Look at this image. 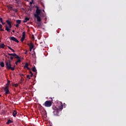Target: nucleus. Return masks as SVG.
Instances as JSON below:
<instances>
[{
  "mask_svg": "<svg viewBox=\"0 0 126 126\" xmlns=\"http://www.w3.org/2000/svg\"><path fill=\"white\" fill-rule=\"evenodd\" d=\"M36 10H35V13L34 14V17L36 18L37 21L38 22H41V18L40 17L42 10L39 8L37 6H36Z\"/></svg>",
  "mask_w": 126,
  "mask_h": 126,
  "instance_id": "obj_1",
  "label": "nucleus"
},
{
  "mask_svg": "<svg viewBox=\"0 0 126 126\" xmlns=\"http://www.w3.org/2000/svg\"><path fill=\"white\" fill-rule=\"evenodd\" d=\"M5 63L6 68H7V69H11V70L12 71L14 70L15 66H14L13 67H12L10 60L5 61Z\"/></svg>",
  "mask_w": 126,
  "mask_h": 126,
  "instance_id": "obj_2",
  "label": "nucleus"
},
{
  "mask_svg": "<svg viewBox=\"0 0 126 126\" xmlns=\"http://www.w3.org/2000/svg\"><path fill=\"white\" fill-rule=\"evenodd\" d=\"M53 114L54 116H59L60 113V110L56 107H53Z\"/></svg>",
  "mask_w": 126,
  "mask_h": 126,
  "instance_id": "obj_3",
  "label": "nucleus"
},
{
  "mask_svg": "<svg viewBox=\"0 0 126 126\" xmlns=\"http://www.w3.org/2000/svg\"><path fill=\"white\" fill-rule=\"evenodd\" d=\"M12 25L11 24V23L9 25V27L7 25H5V30L8 32L9 33L11 32V28H12Z\"/></svg>",
  "mask_w": 126,
  "mask_h": 126,
  "instance_id": "obj_4",
  "label": "nucleus"
},
{
  "mask_svg": "<svg viewBox=\"0 0 126 126\" xmlns=\"http://www.w3.org/2000/svg\"><path fill=\"white\" fill-rule=\"evenodd\" d=\"M52 105V102L50 100H46V101L44 102V106L45 107H51Z\"/></svg>",
  "mask_w": 126,
  "mask_h": 126,
  "instance_id": "obj_5",
  "label": "nucleus"
},
{
  "mask_svg": "<svg viewBox=\"0 0 126 126\" xmlns=\"http://www.w3.org/2000/svg\"><path fill=\"white\" fill-rule=\"evenodd\" d=\"M2 89L4 91L5 94L6 95L10 94V91L9 90V88H8L7 87H6V86L5 87H3Z\"/></svg>",
  "mask_w": 126,
  "mask_h": 126,
  "instance_id": "obj_6",
  "label": "nucleus"
},
{
  "mask_svg": "<svg viewBox=\"0 0 126 126\" xmlns=\"http://www.w3.org/2000/svg\"><path fill=\"white\" fill-rule=\"evenodd\" d=\"M25 35H26V32H22V37L21 38V41L22 42H24V40L25 39Z\"/></svg>",
  "mask_w": 126,
  "mask_h": 126,
  "instance_id": "obj_7",
  "label": "nucleus"
},
{
  "mask_svg": "<svg viewBox=\"0 0 126 126\" xmlns=\"http://www.w3.org/2000/svg\"><path fill=\"white\" fill-rule=\"evenodd\" d=\"M10 39L11 40L14 41V42H16L17 43H19V41L16 38V37L14 36H12L10 37Z\"/></svg>",
  "mask_w": 126,
  "mask_h": 126,
  "instance_id": "obj_8",
  "label": "nucleus"
},
{
  "mask_svg": "<svg viewBox=\"0 0 126 126\" xmlns=\"http://www.w3.org/2000/svg\"><path fill=\"white\" fill-rule=\"evenodd\" d=\"M28 45L29 46L30 48H31L32 49L34 48V45L32 44V42H31L30 44L28 43Z\"/></svg>",
  "mask_w": 126,
  "mask_h": 126,
  "instance_id": "obj_9",
  "label": "nucleus"
},
{
  "mask_svg": "<svg viewBox=\"0 0 126 126\" xmlns=\"http://www.w3.org/2000/svg\"><path fill=\"white\" fill-rule=\"evenodd\" d=\"M29 64L28 63H26L25 65L24 66V68H27L28 69V70H30V68L29 67Z\"/></svg>",
  "mask_w": 126,
  "mask_h": 126,
  "instance_id": "obj_10",
  "label": "nucleus"
},
{
  "mask_svg": "<svg viewBox=\"0 0 126 126\" xmlns=\"http://www.w3.org/2000/svg\"><path fill=\"white\" fill-rule=\"evenodd\" d=\"M29 18L28 17H26L24 19V20L23 21L24 23H26V22H27L28 21H29Z\"/></svg>",
  "mask_w": 126,
  "mask_h": 126,
  "instance_id": "obj_11",
  "label": "nucleus"
},
{
  "mask_svg": "<svg viewBox=\"0 0 126 126\" xmlns=\"http://www.w3.org/2000/svg\"><path fill=\"white\" fill-rule=\"evenodd\" d=\"M63 103H62L61 105H59V109L60 110H63Z\"/></svg>",
  "mask_w": 126,
  "mask_h": 126,
  "instance_id": "obj_12",
  "label": "nucleus"
},
{
  "mask_svg": "<svg viewBox=\"0 0 126 126\" xmlns=\"http://www.w3.org/2000/svg\"><path fill=\"white\" fill-rule=\"evenodd\" d=\"M16 114H17V112L16 111V110H14L13 112V114H12L13 116L15 117V118H16Z\"/></svg>",
  "mask_w": 126,
  "mask_h": 126,
  "instance_id": "obj_13",
  "label": "nucleus"
},
{
  "mask_svg": "<svg viewBox=\"0 0 126 126\" xmlns=\"http://www.w3.org/2000/svg\"><path fill=\"white\" fill-rule=\"evenodd\" d=\"M5 44L4 43L0 44V48H4Z\"/></svg>",
  "mask_w": 126,
  "mask_h": 126,
  "instance_id": "obj_14",
  "label": "nucleus"
},
{
  "mask_svg": "<svg viewBox=\"0 0 126 126\" xmlns=\"http://www.w3.org/2000/svg\"><path fill=\"white\" fill-rule=\"evenodd\" d=\"M14 57H15V59H20V56H18L16 53H15Z\"/></svg>",
  "mask_w": 126,
  "mask_h": 126,
  "instance_id": "obj_15",
  "label": "nucleus"
},
{
  "mask_svg": "<svg viewBox=\"0 0 126 126\" xmlns=\"http://www.w3.org/2000/svg\"><path fill=\"white\" fill-rule=\"evenodd\" d=\"M13 123V122L10 120H9L7 122H6V124L7 125H9V124L12 123Z\"/></svg>",
  "mask_w": 126,
  "mask_h": 126,
  "instance_id": "obj_16",
  "label": "nucleus"
},
{
  "mask_svg": "<svg viewBox=\"0 0 126 126\" xmlns=\"http://www.w3.org/2000/svg\"><path fill=\"white\" fill-rule=\"evenodd\" d=\"M10 84V81H7V83L6 84V87H8L9 88V86Z\"/></svg>",
  "mask_w": 126,
  "mask_h": 126,
  "instance_id": "obj_17",
  "label": "nucleus"
},
{
  "mask_svg": "<svg viewBox=\"0 0 126 126\" xmlns=\"http://www.w3.org/2000/svg\"><path fill=\"white\" fill-rule=\"evenodd\" d=\"M16 23L18 24V25L20 24L21 23V20H17Z\"/></svg>",
  "mask_w": 126,
  "mask_h": 126,
  "instance_id": "obj_18",
  "label": "nucleus"
},
{
  "mask_svg": "<svg viewBox=\"0 0 126 126\" xmlns=\"http://www.w3.org/2000/svg\"><path fill=\"white\" fill-rule=\"evenodd\" d=\"M0 65L2 67H4V63L2 62L0 63Z\"/></svg>",
  "mask_w": 126,
  "mask_h": 126,
  "instance_id": "obj_19",
  "label": "nucleus"
},
{
  "mask_svg": "<svg viewBox=\"0 0 126 126\" xmlns=\"http://www.w3.org/2000/svg\"><path fill=\"white\" fill-rule=\"evenodd\" d=\"M8 55H9V56H15V53H8Z\"/></svg>",
  "mask_w": 126,
  "mask_h": 126,
  "instance_id": "obj_20",
  "label": "nucleus"
},
{
  "mask_svg": "<svg viewBox=\"0 0 126 126\" xmlns=\"http://www.w3.org/2000/svg\"><path fill=\"white\" fill-rule=\"evenodd\" d=\"M32 71L33 72H36V69L35 66H34L32 68Z\"/></svg>",
  "mask_w": 126,
  "mask_h": 126,
  "instance_id": "obj_21",
  "label": "nucleus"
},
{
  "mask_svg": "<svg viewBox=\"0 0 126 126\" xmlns=\"http://www.w3.org/2000/svg\"><path fill=\"white\" fill-rule=\"evenodd\" d=\"M17 59H18V60L17 61V62L18 63H20V62H21V57H19V58H18Z\"/></svg>",
  "mask_w": 126,
  "mask_h": 126,
  "instance_id": "obj_22",
  "label": "nucleus"
},
{
  "mask_svg": "<svg viewBox=\"0 0 126 126\" xmlns=\"http://www.w3.org/2000/svg\"><path fill=\"white\" fill-rule=\"evenodd\" d=\"M6 23L8 25V26H9V25H10V24L11 23V22H10V21L9 20H7Z\"/></svg>",
  "mask_w": 126,
  "mask_h": 126,
  "instance_id": "obj_23",
  "label": "nucleus"
},
{
  "mask_svg": "<svg viewBox=\"0 0 126 126\" xmlns=\"http://www.w3.org/2000/svg\"><path fill=\"white\" fill-rule=\"evenodd\" d=\"M8 49H9V50H11L13 52H15V51H14V50H13V49H12V48H10L9 46H8Z\"/></svg>",
  "mask_w": 126,
  "mask_h": 126,
  "instance_id": "obj_24",
  "label": "nucleus"
},
{
  "mask_svg": "<svg viewBox=\"0 0 126 126\" xmlns=\"http://www.w3.org/2000/svg\"><path fill=\"white\" fill-rule=\"evenodd\" d=\"M27 78H28L29 80H31V78L30 77V75H27Z\"/></svg>",
  "mask_w": 126,
  "mask_h": 126,
  "instance_id": "obj_25",
  "label": "nucleus"
},
{
  "mask_svg": "<svg viewBox=\"0 0 126 126\" xmlns=\"http://www.w3.org/2000/svg\"><path fill=\"white\" fill-rule=\"evenodd\" d=\"M30 73L31 74V77H32L33 74L32 73V71L30 72Z\"/></svg>",
  "mask_w": 126,
  "mask_h": 126,
  "instance_id": "obj_26",
  "label": "nucleus"
},
{
  "mask_svg": "<svg viewBox=\"0 0 126 126\" xmlns=\"http://www.w3.org/2000/svg\"><path fill=\"white\" fill-rule=\"evenodd\" d=\"M33 2V0H32V1L30 2V4L31 5H32Z\"/></svg>",
  "mask_w": 126,
  "mask_h": 126,
  "instance_id": "obj_27",
  "label": "nucleus"
},
{
  "mask_svg": "<svg viewBox=\"0 0 126 126\" xmlns=\"http://www.w3.org/2000/svg\"><path fill=\"white\" fill-rule=\"evenodd\" d=\"M16 27L17 28H19V25L18 24V23H17V24L16 25Z\"/></svg>",
  "mask_w": 126,
  "mask_h": 126,
  "instance_id": "obj_28",
  "label": "nucleus"
},
{
  "mask_svg": "<svg viewBox=\"0 0 126 126\" xmlns=\"http://www.w3.org/2000/svg\"><path fill=\"white\" fill-rule=\"evenodd\" d=\"M20 76H21V78H22L23 76H24V75L23 74H20Z\"/></svg>",
  "mask_w": 126,
  "mask_h": 126,
  "instance_id": "obj_29",
  "label": "nucleus"
},
{
  "mask_svg": "<svg viewBox=\"0 0 126 126\" xmlns=\"http://www.w3.org/2000/svg\"><path fill=\"white\" fill-rule=\"evenodd\" d=\"M32 38L33 39V40H34V34L32 35Z\"/></svg>",
  "mask_w": 126,
  "mask_h": 126,
  "instance_id": "obj_30",
  "label": "nucleus"
},
{
  "mask_svg": "<svg viewBox=\"0 0 126 126\" xmlns=\"http://www.w3.org/2000/svg\"><path fill=\"white\" fill-rule=\"evenodd\" d=\"M1 24H2V25H4V24H5V23H4V22H3V20H1Z\"/></svg>",
  "mask_w": 126,
  "mask_h": 126,
  "instance_id": "obj_31",
  "label": "nucleus"
},
{
  "mask_svg": "<svg viewBox=\"0 0 126 126\" xmlns=\"http://www.w3.org/2000/svg\"><path fill=\"white\" fill-rule=\"evenodd\" d=\"M18 84H15V87H18Z\"/></svg>",
  "mask_w": 126,
  "mask_h": 126,
  "instance_id": "obj_32",
  "label": "nucleus"
},
{
  "mask_svg": "<svg viewBox=\"0 0 126 126\" xmlns=\"http://www.w3.org/2000/svg\"><path fill=\"white\" fill-rule=\"evenodd\" d=\"M2 26H3L2 25H1L0 23V29L2 28Z\"/></svg>",
  "mask_w": 126,
  "mask_h": 126,
  "instance_id": "obj_33",
  "label": "nucleus"
},
{
  "mask_svg": "<svg viewBox=\"0 0 126 126\" xmlns=\"http://www.w3.org/2000/svg\"><path fill=\"white\" fill-rule=\"evenodd\" d=\"M10 59L11 60H13V57H12V56H11L10 57Z\"/></svg>",
  "mask_w": 126,
  "mask_h": 126,
  "instance_id": "obj_34",
  "label": "nucleus"
},
{
  "mask_svg": "<svg viewBox=\"0 0 126 126\" xmlns=\"http://www.w3.org/2000/svg\"><path fill=\"white\" fill-rule=\"evenodd\" d=\"M0 31H3V32H4V31L3 30V29H2V28H1V29H0Z\"/></svg>",
  "mask_w": 126,
  "mask_h": 126,
  "instance_id": "obj_35",
  "label": "nucleus"
},
{
  "mask_svg": "<svg viewBox=\"0 0 126 126\" xmlns=\"http://www.w3.org/2000/svg\"><path fill=\"white\" fill-rule=\"evenodd\" d=\"M5 57L8 58V59L10 58L9 56H8L7 55H5Z\"/></svg>",
  "mask_w": 126,
  "mask_h": 126,
  "instance_id": "obj_36",
  "label": "nucleus"
},
{
  "mask_svg": "<svg viewBox=\"0 0 126 126\" xmlns=\"http://www.w3.org/2000/svg\"><path fill=\"white\" fill-rule=\"evenodd\" d=\"M14 11H15L16 13H17V12H18V10H17V9H15V10H14Z\"/></svg>",
  "mask_w": 126,
  "mask_h": 126,
  "instance_id": "obj_37",
  "label": "nucleus"
},
{
  "mask_svg": "<svg viewBox=\"0 0 126 126\" xmlns=\"http://www.w3.org/2000/svg\"><path fill=\"white\" fill-rule=\"evenodd\" d=\"M32 49H31V48L30 47V52H32Z\"/></svg>",
  "mask_w": 126,
  "mask_h": 126,
  "instance_id": "obj_38",
  "label": "nucleus"
},
{
  "mask_svg": "<svg viewBox=\"0 0 126 126\" xmlns=\"http://www.w3.org/2000/svg\"><path fill=\"white\" fill-rule=\"evenodd\" d=\"M18 63L17 61H16V62H15V64H16V65H18Z\"/></svg>",
  "mask_w": 126,
  "mask_h": 126,
  "instance_id": "obj_39",
  "label": "nucleus"
},
{
  "mask_svg": "<svg viewBox=\"0 0 126 126\" xmlns=\"http://www.w3.org/2000/svg\"><path fill=\"white\" fill-rule=\"evenodd\" d=\"M2 20H3L2 18H0V21H2Z\"/></svg>",
  "mask_w": 126,
  "mask_h": 126,
  "instance_id": "obj_40",
  "label": "nucleus"
},
{
  "mask_svg": "<svg viewBox=\"0 0 126 126\" xmlns=\"http://www.w3.org/2000/svg\"><path fill=\"white\" fill-rule=\"evenodd\" d=\"M27 52H28V51L26 50V52L25 53V54H26V55L27 54Z\"/></svg>",
  "mask_w": 126,
  "mask_h": 126,
  "instance_id": "obj_41",
  "label": "nucleus"
},
{
  "mask_svg": "<svg viewBox=\"0 0 126 126\" xmlns=\"http://www.w3.org/2000/svg\"><path fill=\"white\" fill-rule=\"evenodd\" d=\"M21 78H22V80H23V81L24 80V79L23 78V77H22Z\"/></svg>",
  "mask_w": 126,
  "mask_h": 126,
  "instance_id": "obj_42",
  "label": "nucleus"
},
{
  "mask_svg": "<svg viewBox=\"0 0 126 126\" xmlns=\"http://www.w3.org/2000/svg\"><path fill=\"white\" fill-rule=\"evenodd\" d=\"M23 59H24L23 58H21V60H23Z\"/></svg>",
  "mask_w": 126,
  "mask_h": 126,
  "instance_id": "obj_43",
  "label": "nucleus"
},
{
  "mask_svg": "<svg viewBox=\"0 0 126 126\" xmlns=\"http://www.w3.org/2000/svg\"><path fill=\"white\" fill-rule=\"evenodd\" d=\"M0 42H1V37H0Z\"/></svg>",
  "mask_w": 126,
  "mask_h": 126,
  "instance_id": "obj_44",
  "label": "nucleus"
},
{
  "mask_svg": "<svg viewBox=\"0 0 126 126\" xmlns=\"http://www.w3.org/2000/svg\"><path fill=\"white\" fill-rule=\"evenodd\" d=\"M13 32V33H14L15 32V31H14V30H13V31H12Z\"/></svg>",
  "mask_w": 126,
  "mask_h": 126,
  "instance_id": "obj_45",
  "label": "nucleus"
},
{
  "mask_svg": "<svg viewBox=\"0 0 126 126\" xmlns=\"http://www.w3.org/2000/svg\"><path fill=\"white\" fill-rule=\"evenodd\" d=\"M11 10H13L12 6L11 7Z\"/></svg>",
  "mask_w": 126,
  "mask_h": 126,
  "instance_id": "obj_46",
  "label": "nucleus"
},
{
  "mask_svg": "<svg viewBox=\"0 0 126 126\" xmlns=\"http://www.w3.org/2000/svg\"><path fill=\"white\" fill-rule=\"evenodd\" d=\"M42 11H43V12H45V10H43Z\"/></svg>",
  "mask_w": 126,
  "mask_h": 126,
  "instance_id": "obj_47",
  "label": "nucleus"
}]
</instances>
